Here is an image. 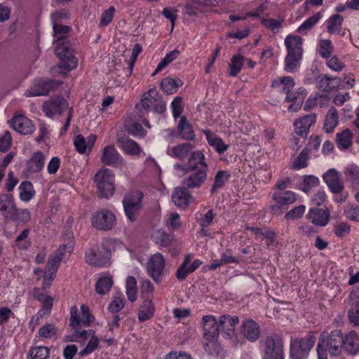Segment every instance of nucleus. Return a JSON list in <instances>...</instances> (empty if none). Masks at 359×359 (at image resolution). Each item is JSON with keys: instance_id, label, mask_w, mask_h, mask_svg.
Returning a JSON list of instances; mask_svg holds the SVG:
<instances>
[{"instance_id": "nucleus-47", "label": "nucleus", "mask_w": 359, "mask_h": 359, "mask_svg": "<svg viewBox=\"0 0 359 359\" xmlns=\"http://www.w3.org/2000/svg\"><path fill=\"white\" fill-rule=\"evenodd\" d=\"M345 175L347 181L351 183L353 189L359 187V168L356 166H350L346 168Z\"/></svg>"}, {"instance_id": "nucleus-63", "label": "nucleus", "mask_w": 359, "mask_h": 359, "mask_svg": "<svg viewBox=\"0 0 359 359\" xmlns=\"http://www.w3.org/2000/svg\"><path fill=\"white\" fill-rule=\"evenodd\" d=\"M56 332L57 329L52 324L47 323L39 329V335L44 338H50Z\"/></svg>"}, {"instance_id": "nucleus-30", "label": "nucleus", "mask_w": 359, "mask_h": 359, "mask_svg": "<svg viewBox=\"0 0 359 359\" xmlns=\"http://www.w3.org/2000/svg\"><path fill=\"white\" fill-rule=\"evenodd\" d=\"M8 215L10 219L18 224H26L31 219V214L28 209H19L15 205L8 210Z\"/></svg>"}, {"instance_id": "nucleus-6", "label": "nucleus", "mask_w": 359, "mask_h": 359, "mask_svg": "<svg viewBox=\"0 0 359 359\" xmlns=\"http://www.w3.org/2000/svg\"><path fill=\"white\" fill-rule=\"evenodd\" d=\"M143 194L134 190L125 195L122 201L125 215L130 222L136 221L142 208Z\"/></svg>"}, {"instance_id": "nucleus-10", "label": "nucleus", "mask_w": 359, "mask_h": 359, "mask_svg": "<svg viewBox=\"0 0 359 359\" xmlns=\"http://www.w3.org/2000/svg\"><path fill=\"white\" fill-rule=\"evenodd\" d=\"M65 236L68 240L67 243L61 245L55 255L50 258L46 264V269L50 273H56L60 262L65 257V252H67L69 254H70L73 250L74 241L72 232H67Z\"/></svg>"}, {"instance_id": "nucleus-49", "label": "nucleus", "mask_w": 359, "mask_h": 359, "mask_svg": "<svg viewBox=\"0 0 359 359\" xmlns=\"http://www.w3.org/2000/svg\"><path fill=\"white\" fill-rule=\"evenodd\" d=\"M112 285L113 280L111 278H100L95 284L96 292L100 294H105L110 290Z\"/></svg>"}, {"instance_id": "nucleus-43", "label": "nucleus", "mask_w": 359, "mask_h": 359, "mask_svg": "<svg viewBox=\"0 0 359 359\" xmlns=\"http://www.w3.org/2000/svg\"><path fill=\"white\" fill-rule=\"evenodd\" d=\"M124 126L126 130L134 136L142 137L146 134V130L143 128L142 126L132 119L126 120Z\"/></svg>"}, {"instance_id": "nucleus-14", "label": "nucleus", "mask_w": 359, "mask_h": 359, "mask_svg": "<svg viewBox=\"0 0 359 359\" xmlns=\"http://www.w3.org/2000/svg\"><path fill=\"white\" fill-rule=\"evenodd\" d=\"M316 116L315 114H307L300 119L296 121L294 123V133L293 141L294 145L299 147V136L303 139H306L310 127L316 122Z\"/></svg>"}, {"instance_id": "nucleus-18", "label": "nucleus", "mask_w": 359, "mask_h": 359, "mask_svg": "<svg viewBox=\"0 0 359 359\" xmlns=\"http://www.w3.org/2000/svg\"><path fill=\"white\" fill-rule=\"evenodd\" d=\"M208 170V168H205L191 170V172L182 180L181 184L189 189L201 187L207 179Z\"/></svg>"}, {"instance_id": "nucleus-46", "label": "nucleus", "mask_w": 359, "mask_h": 359, "mask_svg": "<svg viewBox=\"0 0 359 359\" xmlns=\"http://www.w3.org/2000/svg\"><path fill=\"white\" fill-rule=\"evenodd\" d=\"M245 57L241 55H235L232 57L230 63V76H236L241 72Z\"/></svg>"}, {"instance_id": "nucleus-57", "label": "nucleus", "mask_w": 359, "mask_h": 359, "mask_svg": "<svg viewBox=\"0 0 359 359\" xmlns=\"http://www.w3.org/2000/svg\"><path fill=\"white\" fill-rule=\"evenodd\" d=\"M320 55L323 58H328L333 52V46L329 39L320 41Z\"/></svg>"}, {"instance_id": "nucleus-19", "label": "nucleus", "mask_w": 359, "mask_h": 359, "mask_svg": "<svg viewBox=\"0 0 359 359\" xmlns=\"http://www.w3.org/2000/svg\"><path fill=\"white\" fill-rule=\"evenodd\" d=\"M11 127L22 135L32 134L35 127L32 121L23 115H15L10 121Z\"/></svg>"}, {"instance_id": "nucleus-11", "label": "nucleus", "mask_w": 359, "mask_h": 359, "mask_svg": "<svg viewBox=\"0 0 359 359\" xmlns=\"http://www.w3.org/2000/svg\"><path fill=\"white\" fill-rule=\"evenodd\" d=\"M165 260L159 252L152 255L147 263V273L156 283L161 282L165 273Z\"/></svg>"}, {"instance_id": "nucleus-36", "label": "nucleus", "mask_w": 359, "mask_h": 359, "mask_svg": "<svg viewBox=\"0 0 359 359\" xmlns=\"http://www.w3.org/2000/svg\"><path fill=\"white\" fill-rule=\"evenodd\" d=\"M154 306L151 299L144 300L142 304L140 306L138 311V319L141 322H144L154 316Z\"/></svg>"}, {"instance_id": "nucleus-12", "label": "nucleus", "mask_w": 359, "mask_h": 359, "mask_svg": "<svg viewBox=\"0 0 359 359\" xmlns=\"http://www.w3.org/2000/svg\"><path fill=\"white\" fill-rule=\"evenodd\" d=\"M61 83L60 81L54 79L37 80L26 90L25 95L26 97L47 95L58 88Z\"/></svg>"}, {"instance_id": "nucleus-51", "label": "nucleus", "mask_w": 359, "mask_h": 359, "mask_svg": "<svg viewBox=\"0 0 359 359\" xmlns=\"http://www.w3.org/2000/svg\"><path fill=\"white\" fill-rule=\"evenodd\" d=\"M319 180L314 175H306L304 177V180L300 184L301 189L305 192L309 193L311 188L316 187L319 184Z\"/></svg>"}, {"instance_id": "nucleus-23", "label": "nucleus", "mask_w": 359, "mask_h": 359, "mask_svg": "<svg viewBox=\"0 0 359 359\" xmlns=\"http://www.w3.org/2000/svg\"><path fill=\"white\" fill-rule=\"evenodd\" d=\"M101 160L104 164L113 167H119L123 163L122 157L112 145L104 148Z\"/></svg>"}, {"instance_id": "nucleus-44", "label": "nucleus", "mask_w": 359, "mask_h": 359, "mask_svg": "<svg viewBox=\"0 0 359 359\" xmlns=\"http://www.w3.org/2000/svg\"><path fill=\"white\" fill-rule=\"evenodd\" d=\"M336 142L340 149H346L352 143V134L350 130L346 129L337 134Z\"/></svg>"}, {"instance_id": "nucleus-15", "label": "nucleus", "mask_w": 359, "mask_h": 359, "mask_svg": "<svg viewBox=\"0 0 359 359\" xmlns=\"http://www.w3.org/2000/svg\"><path fill=\"white\" fill-rule=\"evenodd\" d=\"M69 110L67 101L61 96H55L46 101L42 106V110L48 117L54 115H61L64 111Z\"/></svg>"}, {"instance_id": "nucleus-52", "label": "nucleus", "mask_w": 359, "mask_h": 359, "mask_svg": "<svg viewBox=\"0 0 359 359\" xmlns=\"http://www.w3.org/2000/svg\"><path fill=\"white\" fill-rule=\"evenodd\" d=\"M348 319L354 326H359V302H355L351 304L348 311Z\"/></svg>"}, {"instance_id": "nucleus-8", "label": "nucleus", "mask_w": 359, "mask_h": 359, "mask_svg": "<svg viewBox=\"0 0 359 359\" xmlns=\"http://www.w3.org/2000/svg\"><path fill=\"white\" fill-rule=\"evenodd\" d=\"M114 178L111 171L108 168L100 170L95 175V181L102 198H108L114 194Z\"/></svg>"}, {"instance_id": "nucleus-29", "label": "nucleus", "mask_w": 359, "mask_h": 359, "mask_svg": "<svg viewBox=\"0 0 359 359\" xmlns=\"http://www.w3.org/2000/svg\"><path fill=\"white\" fill-rule=\"evenodd\" d=\"M187 159V170L208 168L207 163L205 162V156L201 151H192Z\"/></svg>"}, {"instance_id": "nucleus-56", "label": "nucleus", "mask_w": 359, "mask_h": 359, "mask_svg": "<svg viewBox=\"0 0 359 359\" xmlns=\"http://www.w3.org/2000/svg\"><path fill=\"white\" fill-rule=\"evenodd\" d=\"M283 21V19L278 20L268 18L263 19L262 20V24L268 29H271L273 33H277L278 32L280 28L281 27Z\"/></svg>"}, {"instance_id": "nucleus-26", "label": "nucleus", "mask_w": 359, "mask_h": 359, "mask_svg": "<svg viewBox=\"0 0 359 359\" xmlns=\"http://www.w3.org/2000/svg\"><path fill=\"white\" fill-rule=\"evenodd\" d=\"M45 164V155L41 151L33 153L32 157L27 161V170L29 173L41 172Z\"/></svg>"}, {"instance_id": "nucleus-37", "label": "nucleus", "mask_w": 359, "mask_h": 359, "mask_svg": "<svg viewBox=\"0 0 359 359\" xmlns=\"http://www.w3.org/2000/svg\"><path fill=\"white\" fill-rule=\"evenodd\" d=\"M151 237L155 243L164 248L168 247V245L172 243L171 242L174 238L173 234L168 233L162 229L155 230Z\"/></svg>"}, {"instance_id": "nucleus-34", "label": "nucleus", "mask_w": 359, "mask_h": 359, "mask_svg": "<svg viewBox=\"0 0 359 359\" xmlns=\"http://www.w3.org/2000/svg\"><path fill=\"white\" fill-rule=\"evenodd\" d=\"M272 198L280 207L292 204L297 200L294 193L290 191L283 193L276 191L273 194Z\"/></svg>"}, {"instance_id": "nucleus-28", "label": "nucleus", "mask_w": 359, "mask_h": 359, "mask_svg": "<svg viewBox=\"0 0 359 359\" xmlns=\"http://www.w3.org/2000/svg\"><path fill=\"white\" fill-rule=\"evenodd\" d=\"M243 336L250 341H255L259 337L260 330L257 323L252 320H247L243 322Z\"/></svg>"}, {"instance_id": "nucleus-32", "label": "nucleus", "mask_w": 359, "mask_h": 359, "mask_svg": "<svg viewBox=\"0 0 359 359\" xmlns=\"http://www.w3.org/2000/svg\"><path fill=\"white\" fill-rule=\"evenodd\" d=\"M194 145L191 143L186 142L179 144L177 146L172 147L170 155L174 158H179L180 160H184L188 158L191 152L193 151Z\"/></svg>"}, {"instance_id": "nucleus-48", "label": "nucleus", "mask_w": 359, "mask_h": 359, "mask_svg": "<svg viewBox=\"0 0 359 359\" xmlns=\"http://www.w3.org/2000/svg\"><path fill=\"white\" fill-rule=\"evenodd\" d=\"M320 13H317L306 19L297 29V32L300 34H306L307 31L312 29L313 26L320 19Z\"/></svg>"}, {"instance_id": "nucleus-27", "label": "nucleus", "mask_w": 359, "mask_h": 359, "mask_svg": "<svg viewBox=\"0 0 359 359\" xmlns=\"http://www.w3.org/2000/svg\"><path fill=\"white\" fill-rule=\"evenodd\" d=\"M343 349L350 355H355L359 352V335L355 331H351L344 336Z\"/></svg>"}, {"instance_id": "nucleus-20", "label": "nucleus", "mask_w": 359, "mask_h": 359, "mask_svg": "<svg viewBox=\"0 0 359 359\" xmlns=\"http://www.w3.org/2000/svg\"><path fill=\"white\" fill-rule=\"evenodd\" d=\"M323 178L332 193L338 194L344 190V182L340 180L339 172L335 169L327 170L323 174Z\"/></svg>"}, {"instance_id": "nucleus-16", "label": "nucleus", "mask_w": 359, "mask_h": 359, "mask_svg": "<svg viewBox=\"0 0 359 359\" xmlns=\"http://www.w3.org/2000/svg\"><path fill=\"white\" fill-rule=\"evenodd\" d=\"M201 325L203 330V337L208 341H217L219 334V322L212 315L204 316L202 318Z\"/></svg>"}, {"instance_id": "nucleus-62", "label": "nucleus", "mask_w": 359, "mask_h": 359, "mask_svg": "<svg viewBox=\"0 0 359 359\" xmlns=\"http://www.w3.org/2000/svg\"><path fill=\"white\" fill-rule=\"evenodd\" d=\"M114 12L115 8L113 6L105 10L101 15L100 25L101 27L108 25L112 21Z\"/></svg>"}, {"instance_id": "nucleus-53", "label": "nucleus", "mask_w": 359, "mask_h": 359, "mask_svg": "<svg viewBox=\"0 0 359 359\" xmlns=\"http://www.w3.org/2000/svg\"><path fill=\"white\" fill-rule=\"evenodd\" d=\"M309 159V150L304 148L299 154L293 163V168L301 169L307 167V161Z\"/></svg>"}, {"instance_id": "nucleus-2", "label": "nucleus", "mask_w": 359, "mask_h": 359, "mask_svg": "<svg viewBox=\"0 0 359 359\" xmlns=\"http://www.w3.org/2000/svg\"><path fill=\"white\" fill-rule=\"evenodd\" d=\"M344 343V334L340 330H334L330 333L322 332L317 345L318 359H327V352L332 356L339 355Z\"/></svg>"}, {"instance_id": "nucleus-3", "label": "nucleus", "mask_w": 359, "mask_h": 359, "mask_svg": "<svg viewBox=\"0 0 359 359\" xmlns=\"http://www.w3.org/2000/svg\"><path fill=\"white\" fill-rule=\"evenodd\" d=\"M284 43L287 49L284 69L288 73H294L300 67L303 57V39L298 35L289 34Z\"/></svg>"}, {"instance_id": "nucleus-31", "label": "nucleus", "mask_w": 359, "mask_h": 359, "mask_svg": "<svg viewBox=\"0 0 359 359\" xmlns=\"http://www.w3.org/2000/svg\"><path fill=\"white\" fill-rule=\"evenodd\" d=\"M117 144L127 154L138 155L140 152V147L139 144L134 140H130L127 137H118L117 139Z\"/></svg>"}, {"instance_id": "nucleus-13", "label": "nucleus", "mask_w": 359, "mask_h": 359, "mask_svg": "<svg viewBox=\"0 0 359 359\" xmlns=\"http://www.w3.org/2000/svg\"><path fill=\"white\" fill-rule=\"evenodd\" d=\"M115 222V215L107 209L97 211L91 217L92 226L97 230L109 231L113 228Z\"/></svg>"}, {"instance_id": "nucleus-25", "label": "nucleus", "mask_w": 359, "mask_h": 359, "mask_svg": "<svg viewBox=\"0 0 359 359\" xmlns=\"http://www.w3.org/2000/svg\"><path fill=\"white\" fill-rule=\"evenodd\" d=\"M307 217L317 226H325L330 221V210L327 208H312L307 214Z\"/></svg>"}, {"instance_id": "nucleus-61", "label": "nucleus", "mask_w": 359, "mask_h": 359, "mask_svg": "<svg viewBox=\"0 0 359 359\" xmlns=\"http://www.w3.org/2000/svg\"><path fill=\"white\" fill-rule=\"evenodd\" d=\"M142 47L140 43H136L134 46L133 48L132 55L128 63L129 66L128 67V76H130L132 74L134 64L137 60L138 55L142 52Z\"/></svg>"}, {"instance_id": "nucleus-7", "label": "nucleus", "mask_w": 359, "mask_h": 359, "mask_svg": "<svg viewBox=\"0 0 359 359\" xmlns=\"http://www.w3.org/2000/svg\"><path fill=\"white\" fill-rule=\"evenodd\" d=\"M264 359H284L282 337L276 334L268 336L264 343Z\"/></svg>"}, {"instance_id": "nucleus-22", "label": "nucleus", "mask_w": 359, "mask_h": 359, "mask_svg": "<svg viewBox=\"0 0 359 359\" xmlns=\"http://www.w3.org/2000/svg\"><path fill=\"white\" fill-rule=\"evenodd\" d=\"M191 262V255L188 254L185 256L183 262L181 264L176 272L177 278L179 280H184L189 276V274L196 271L202 264L199 259H195L192 264L188 266Z\"/></svg>"}, {"instance_id": "nucleus-60", "label": "nucleus", "mask_w": 359, "mask_h": 359, "mask_svg": "<svg viewBox=\"0 0 359 359\" xmlns=\"http://www.w3.org/2000/svg\"><path fill=\"white\" fill-rule=\"evenodd\" d=\"M12 137L9 131L6 130L0 135V151H6L11 145Z\"/></svg>"}, {"instance_id": "nucleus-42", "label": "nucleus", "mask_w": 359, "mask_h": 359, "mask_svg": "<svg viewBox=\"0 0 359 359\" xmlns=\"http://www.w3.org/2000/svg\"><path fill=\"white\" fill-rule=\"evenodd\" d=\"M19 190L20 198L23 201H30L35 194L33 184L29 181L22 182L19 186Z\"/></svg>"}, {"instance_id": "nucleus-64", "label": "nucleus", "mask_w": 359, "mask_h": 359, "mask_svg": "<svg viewBox=\"0 0 359 359\" xmlns=\"http://www.w3.org/2000/svg\"><path fill=\"white\" fill-rule=\"evenodd\" d=\"M125 304L124 297H115L114 300L110 303L108 309L111 313H118L123 307Z\"/></svg>"}, {"instance_id": "nucleus-1", "label": "nucleus", "mask_w": 359, "mask_h": 359, "mask_svg": "<svg viewBox=\"0 0 359 359\" xmlns=\"http://www.w3.org/2000/svg\"><path fill=\"white\" fill-rule=\"evenodd\" d=\"M53 28L54 35L57 36L54 43H57L55 53L60 60L59 67L67 71L74 69L77 66V61L70 42L65 38V35L72 30L71 27L53 22Z\"/></svg>"}, {"instance_id": "nucleus-58", "label": "nucleus", "mask_w": 359, "mask_h": 359, "mask_svg": "<svg viewBox=\"0 0 359 359\" xmlns=\"http://www.w3.org/2000/svg\"><path fill=\"white\" fill-rule=\"evenodd\" d=\"M98 338L96 336H92L86 346L79 353L80 358H83L93 353L98 346Z\"/></svg>"}, {"instance_id": "nucleus-24", "label": "nucleus", "mask_w": 359, "mask_h": 359, "mask_svg": "<svg viewBox=\"0 0 359 359\" xmlns=\"http://www.w3.org/2000/svg\"><path fill=\"white\" fill-rule=\"evenodd\" d=\"M219 329L226 335L231 338L235 334V326L239 323L237 316H232L229 314H224L219 318Z\"/></svg>"}, {"instance_id": "nucleus-59", "label": "nucleus", "mask_w": 359, "mask_h": 359, "mask_svg": "<svg viewBox=\"0 0 359 359\" xmlns=\"http://www.w3.org/2000/svg\"><path fill=\"white\" fill-rule=\"evenodd\" d=\"M305 210L306 208L304 205L294 207L285 215V219L287 220L298 219L302 217Z\"/></svg>"}, {"instance_id": "nucleus-41", "label": "nucleus", "mask_w": 359, "mask_h": 359, "mask_svg": "<svg viewBox=\"0 0 359 359\" xmlns=\"http://www.w3.org/2000/svg\"><path fill=\"white\" fill-rule=\"evenodd\" d=\"M282 86V92L288 94L294 86V81L291 76H282L278 79L273 80L271 83L273 88H278Z\"/></svg>"}, {"instance_id": "nucleus-9", "label": "nucleus", "mask_w": 359, "mask_h": 359, "mask_svg": "<svg viewBox=\"0 0 359 359\" xmlns=\"http://www.w3.org/2000/svg\"><path fill=\"white\" fill-rule=\"evenodd\" d=\"M110 257L111 252L104 243L90 248L85 255L86 261L88 264L99 267L107 264Z\"/></svg>"}, {"instance_id": "nucleus-5", "label": "nucleus", "mask_w": 359, "mask_h": 359, "mask_svg": "<svg viewBox=\"0 0 359 359\" xmlns=\"http://www.w3.org/2000/svg\"><path fill=\"white\" fill-rule=\"evenodd\" d=\"M135 108L140 114L150 109L157 114H163L166 106L156 88H150L142 95L140 102L136 104Z\"/></svg>"}, {"instance_id": "nucleus-40", "label": "nucleus", "mask_w": 359, "mask_h": 359, "mask_svg": "<svg viewBox=\"0 0 359 359\" xmlns=\"http://www.w3.org/2000/svg\"><path fill=\"white\" fill-rule=\"evenodd\" d=\"M344 20L342 15L334 14L327 20V31L330 34H339L341 29Z\"/></svg>"}, {"instance_id": "nucleus-50", "label": "nucleus", "mask_w": 359, "mask_h": 359, "mask_svg": "<svg viewBox=\"0 0 359 359\" xmlns=\"http://www.w3.org/2000/svg\"><path fill=\"white\" fill-rule=\"evenodd\" d=\"M14 197L11 194H4L0 196V211L8 214V210L15 205Z\"/></svg>"}, {"instance_id": "nucleus-39", "label": "nucleus", "mask_w": 359, "mask_h": 359, "mask_svg": "<svg viewBox=\"0 0 359 359\" xmlns=\"http://www.w3.org/2000/svg\"><path fill=\"white\" fill-rule=\"evenodd\" d=\"M338 113L334 107H331L325 116L324 130L327 133H332L338 123Z\"/></svg>"}, {"instance_id": "nucleus-55", "label": "nucleus", "mask_w": 359, "mask_h": 359, "mask_svg": "<svg viewBox=\"0 0 359 359\" xmlns=\"http://www.w3.org/2000/svg\"><path fill=\"white\" fill-rule=\"evenodd\" d=\"M180 54V52L177 49H175L168 53L158 63L157 66V71H161L169 63L177 59Z\"/></svg>"}, {"instance_id": "nucleus-45", "label": "nucleus", "mask_w": 359, "mask_h": 359, "mask_svg": "<svg viewBox=\"0 0 359 359\" xmlns=\"http://www.w3.org/2000/svg\"><path fill=\"white\" fill-rule=\"evenodd\" d=\"M230 174L226 170H219L215 177L214 184L210 189V194H215L218 189L222 187L224 183L229 180Z\"/></svg>"}, {"instance_id": "nucleus-35", "label": "nucleus", "mask_w": 359, "mask_h": 359, "mask_svg": "<svg viewBox=\"0 0 359 359\" xmlns=\"http://www.w3.org/2000/svg\"><path fill=\"white\" fill-rule=\"evenodd\" d=\"M203 133L205 135L208 144L214 147L219 154H222L228 149L229 146L225 144L220 137L210 130H205Z\"/></svg>"}, {"instance_id": "nucleus-4", "label": "nucleus", "mask_w": 359, "mask_h": 359, "mask_svg": "<svg viewBox=\"0 0 359 359\" xmlns=\"http://www.w3.org/2000/svg\"><path fill=\"white\" fill-rule=\"evenodd\" d=\"M316 332H309L303 338L291 337L290 356L291 359H306L316 342Z\"/></svg>"}, {"instance_id": "nucleus-33", "label": "nucleus", "mask_w": 359, "mask_h": 359, "mask_svg": "<svg viewBox=\"0 0 359 359\" xmlns=\"http://www.w3.org/2000/svg\"><path fill=\"white\" fill-rule=\"evenodd\" d=\"M179 136L182 140H194L195 133L185 116H182L177 126Z\"/></svg>"}, {"instance_id": "nucleus-38", "label": "nucleus", "mask_w": 359, "mask_h": 359, "mask_svg": "<svg viewBox=\"0 0 359 359\" xmlns=\"http://www.w3.org/2000/svg\"><path fill=\"white\" fill-rule=\"evenodd\" d=\"M183 85L181 79H174L172 78H165L161 81V88L168 95H171L177 91L179 87Z\"/></svg>"}, {"instance_id": "nucleus-54", "label": "nucleus", "mask_w": 359, "mask_h": 359, "mask_svg": "<svg viewBox=\"0 0 359 359\" xmlns=\"http://www.w3.org/2000/svg\"><path fill=\"white\" fill-rule=\"evenodd\" d=\"M30 355L32 359H48L50 351L46 346H37L30 350Z\"/></svg>"}, {"instance_id": "nucleus-21", "label": "nucleus", "mask_w": 359, "mask_h": 359, "mask_svg": "<svg viewBox=\"0 0 359 359\" xmlns=\"http://www.w3.org/2000/svg\"><path fill=\"white\" fill-rule=\"evenodd\" d=\"M189 189L184 186L176 187L172 193V200L175 205L185 209L194 201L193 196L189 192Z\"/></svg>"}, {"instance_id": "nucleus-17", "label": "nucleus", "mask_w": 359, "mask_h": 359, "mask_svg": "<svg viewBox=\"0 0 359 359\" xmlns=\"http://www.w3.org/2000/svg\"><path fill=\"white\" fill-rule=\"evenodd\" d=\"M317 88L323 93L320 96L328 100V93L337 91L339 88L341 79L338 77H330L328 75L320 74L316 79Z\"/></svg>"}]
</instances>
